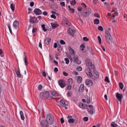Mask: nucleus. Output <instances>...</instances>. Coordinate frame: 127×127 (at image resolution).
<instances>
[{"label": "nucleus", "mask_w": 127, "mask_h": 127, "mask_svg": "<svg viewBox=\"0 0 127 127\" xmlns=\"http://www.w3.org/2000/svg\"><path fill=\"white\" fill-rule=\"evenodd\" d=\"M116 96L118 100L120 101V103H121L122 99L123 97V95L120 94L118 93H117Z\"/></svg>", "instance_id": "obj_10"}, {"label": "nucleus", "mask_w": 127, "mask_h": 127, "mask_svg": "<svg viewBox=\"0 0 127 127\" xmlns=\"http://www.w3.org/2000/svg\"><path fill=\"white\" fill-rule=\"evenodd\" d=\"M60 43L62 44H65V42L63 40H61L60 41Z\"/></svg>", "instance_id": "obj_51"}, {"label": "nucleus", "mask_w": 127, "mask_h": 127, "mask_svg": "<svg viewBox=\"0 0 127 127\" xmlns=\"http://www.w3.org/2000/svg\"><path fill=\"white\" fill-rule=\"evenodd\" d=\"M58 50L59 51H61L62 50V48L61 47L60 45L58 46Z\"/></svg>", "instance_id": "obj_48"}, {"label": "nucleus", "mask_w": 127, "mask_h": 127, "mask_svg": "<svg viewBox=\"0 0 127 127\" xmlns=\"http://www.w3.org/2000/svg\"><path fill=\"white\" fill-rule=\"evenodd\" d=\"M51 17L52 18H54V19H55L56 18V16L52 14L51 15Z\"/></svg>", "instance_id": "obj_62"}, {"label": "nucleus", "mask_w": 127, "mask_h": 127, "mask_svg": "<svg viewBox=\"0 0 127 127\" xmlns=\"http://www.w3.org/2000/svg\"><path fill=\"white\" fill-rule=\"evenodd\" d=\"M98 42L99 44H101V39L100 36H98Z\"/></svg>", "instance_id": "obj_38"}, {"label": "nucleus", "mask_w": 127, "mask_h": 127, "mask_svg": "<svg viewBox=\"0 0 127 127\" xmlns=\"http://www.w3.org/2000/svg\"><path fill=\"white\" fill-rule=\"evenodd\" d=\"M73 57H74L73 58V60L74 61L77 59L78 58V56L76 55H75Z\"/></svg>", "instance_id": "obj_52"}, {"label": "nucleus", "mask_w": 127, "mask_h": 127, "mask_svg": "<svg viewBox=\"0 0 127 127\" xmlns=\"http://www.w3.org/2000/svg\"><path fill=\"white\" fill-rule=\"evenodd\" d=\"M119 86L121 90H122L123 89L124 87V85L122 83H119Z\"/></svg>", "instance_id": "obj_30"}, {"label": "nucleus", "mask_w": 127, "mask_h": 127, "mask_svg": "<svg viewBox=\"0 0 127 127\" xmlns=\"http://www.w3.org/2000/svg\"><path fill=\"white\" fill-rule=\"evenodd\" d=\"M76 1L75 0H73L70 2V4L72 5H74L75 4Z\"/></svg>", "instance_id": "obj_36"}, {"label": "nucleus", "mask_w": 127, "mask_h": 127, "mask_svg": "<svg viewBox=\"0 0 127 127\" xmlns=\"http://www.w3.org/2000/svg\"><path fill=\"white\" fill-rule=\"evenodd\" d=\"M51 93L52 95L54 96H58V94L56 92L52 91L51 92Z\"/></svg>", "instance_id": "obj_26"}, {"label": "nucleus", "mask_w": 127, "mask_h": 127, "mask_svg": "<svg viewBox=\"0 0 127 127\" xmlns=\"http://www.w3.org/2000/svg\"><path fill=\"white\" fill-rule=\"evenodd\" d=\"M99 22V20L97 19H96L94 20V23L96 25L98 24Z\"/></svg>", "instance_id": "obj_27"}, {"label": "nucleus", "mask_w": 127, "mask_h": 127, "mask_svg": "<svg viewBox=\"0 0 127 127\" xmlns=\"http://www.w3.org/2000/svg\"><path fill=\"white\" fill-rule=\"evenodd\" d=\"M79 106L80 107L83 109H85L86 108V105L85 104H83L82 103H80L79 104Z\"/></svg>", "instance_id": "obj_24"}, {"label": "nucleus", "mask_w": 127, "mask_h": 127, "mask_svg": "<svg viewBox=\"0 0 127 127\" xmlns=\"http://www.w3.org/2000/svg\"><path fill=\"white\" fill-rule=\"evenodd\" d=\"M69 83H71L72 82V79L71 78H69L68 79Z\"/></svg>", "instance_id": "obj_54"}, {"label": "nucleus", "mask_w": 127, "mask_h": 127, "mask_svg": "<svg viewBox=\"0 0 127 127\" xmlns=\"http://www.w3.org/2000/svg\"><path fill=\"white\" fill-rule=\"evenodd\" d=\"M105 81L106 82H107L108 83H109L110 82L108 78L107 77H106L105 79Z\"/></svg>", "instance_id": "obj_40"}, {"label": "nucleus", "mask_w": 127, "mask_h": 127, "mask_svg": "<svg viewBox=\"0 0 127 127\" xmlns=\"http://www.w3.org/2000/svg\"><path fill=\"white\" fill-rule=\"evenodd\" d=\"M60 103L61 105L63 107H64L68 105L67 102H65L62 100H61L60 101Z\"/></svg>", "instance_id": "obj_13"}, {"label": "nucleus", "mask_w": 127, "mask_h": 127, "mask_svg": "<svg viewBox=\"0 0 127 127\" xmlns=\"http://www.w3.org/2000/svg\"><path fill=\"white\" fill-rule=\"evenodd\" d=\"M68 21L67 19L66 18H65L63 19V23L64 24L65 23L67 22Z\"/></svg>", "instance_id": "obj_45"}, {"label": "nucleus", "mask_w": 127, "mask_h": 127, "mask_svg": "<svg viewBox=\"0 0 127 127\" xmlns=\"http://www.w3.org/2000/svg\"><path fill=\"white\" fill-rule=\"evenodd\" d=\"M40 96L43 99H46L49 97V94L48 91H43L40 93Z\"/></svg>", "instance_id": "obj_3"}, {"label": "nucleus", "mask_w": 127, "mask_h": 127, "mask_svg": "<svg viewBox=\"0 0 127 127\" xmlns=\"http://www.w3.org/2000/svg\"><path fill=\"white\" fill-rule=\"evenodd\" d=\"M40 126L41 127H49L48 123L45 120H43L40 123Z\"/></svg>", "instance_id": "obj_6"}, {"label": "nucleus", "mask_w": 127, "mask_h": 127, "mask_svg": "<svg viewBox=\"0 0 127 127\" xmlns=\"http://www.w3.org/2000/svg\"><path fill=\"white\" fill-rule=\"evenodd\" d=\"M19 23L18 21L15 20L13 24V27L16 29H18L19 27Z\"/></svg>", "instance_id": "obj_12"}, {"label": "nucleus", "mask_w": 127, "mask_h": 127, "mask_svg": "<svg viewBox=\"0 0 127 127\" xmlns=\"http://www.w3.org/2000/svg\"><path fill=\"white\" fill-rule=\"evenodd\" d=\"M71 24V23L69 21H68L67 22L65 23L64 24L65 25H66L70 26Z\"/></svg>", "instance_id": "obj_43"}, {"label": "nucleus", "mask_w": 127, "mask_h": 127, "mask_svg": "<svg viewBox=\"0 0 127 127\" xmlns=\"http://www.w3.org/2000/svg\"><path fill=\"white\" fill-rule=\"evenodd\" d=\"M80 47L81 48L82 51H83L84 50V48L85 47V46L82 44L80 45Z\"/></svg>", "instance_id": "obj_44"}, {"label": "nucleus", "mask_w": 127, "mask_h": 127, "mask_svg": "<svg viewBox=\"0 0 127 127\" xmlns=\"http://www.w3.org/2000/svg\"><path fill=\"white\" fill-rule=\"evenodd\" d=\"M58 83L61 87L62 88H64L66 85L64 81L62 79L59 80Z\"/></svg>", "instance_id": "obj_9"}, {"label": "nucleus", "mask_w": 127, "mask_h": 127, "mask_svg": "<svg viewBox=\"0 0 127 127\" xmlns=\"http://www.w3.org/2000/svg\"><path fill=\"white\" fill-rule=\"evenodd\" d=\"M67 32L68 34L70 35H71L72 36H74V33L73 31L71 28H69L67 30Z\"/></svg>", "instance_id": "obj_18"}, {"label": "nucleus", "mask_w": 127, "mask_h": 127, "mask_svg": "<svg viewBox=\"0 0 127 127\" xmlns=\"http://www.w3.org/2000/svg\"><path fill=\"white\" fill-rule=\"evenodd\" d=\"M63 74L64 76H67L68 75V73L64 71L63 72Z\"/></svg>", "instance_id": "obj_55"}, {"label": "nucleus", "mask_w": 127, "mask_h": 127, "mask_svg": "<svg viewBox=\"0 0 127 127\" xmlns=\"http://www.w3.org/2000/svg\"><path fill=\"white\" fill-rule=\"evenodd\" d=\"M84 89V85L83 84L81 85L79 89V91L80 92H83Z\"/></svg>", "instance_id": "obj_20"}, {"label": "nucleus", "mask_w": 127, "mask_h": 127, "mask_svg": "<svg viewBox=\"0 0 127 127\" xmlns=\"http://www.w3.org/2000/svg\"><path fill=\"white\" fill-rule=\"evenodd\" d=\"M42 88V85L40 84L39 85L38 87V90H41Z\"/></svg>", "instance_id": "obj_39"}, {"label": "nucleus", "mask_w": 127, "mask_h": 127, "mask_svg": "<svg viewBox=\"0 0 127 127\" xmlns=\"http://www.w3.org/2000/svg\"><path fill=\"white\" fill-rule=\"evenodd\" d=\"M64 60L65 61V63L66 64H68L69 62V60L68 58H65L64 59Z\"/></svg>", "instance_id": "obj_35"}, {"label": "nucleus", "mask_w": 127, "mask_h": 127, "mask_svg": "<svg viewBox=\"0 0 127 127\" xmlns=\"http://www.w3.org/2000/svg\"><path fill=\"white\" fill-rule=\"evenodd\" d=\"M91 12V10L90 8H88L86 9V11L84 12H83L82 14V16L85 18L89 16Z\"/></svg>", "instance_id": "obj_5"}, {"label": "nucleus", "mask_w": 127, "mask_h": 127, "mask_svg": "<svg viewBox=\"0 0 127 127\" xmlns=\"http://www.w3.org/2000/svg\"><path fill=\"white\" fill-rule=\"evenodd\" d=\"M85 63L88 68L90 69H94L95 68L94 65L92 64L91 61L90 59H86L85 61Z\"/></svg>", "instance_id": "obj_1"}, {"label": "nucleus", "mask_w": 127, "mask_h": 127, "mask_svg": "<svg viewBox=\"0 0 127 127\" xmlns=\"http://www.w3.org/2000/svg\"><path fill=\"white\" fill-rule=\"evenodd\" d=\"M60 4L62 6H64L65 4L64 2H61L60 3Z\"/></svg>", "instance_id": "obj_58"}, {"label": "nucleus", "mask_w": 127, "mask_h": 127, "mask_svg": "<svg viewBox=\"0 0 127 127\" xmlns=\"http://www.w3.org/2000/svg\"><path fill=\"white\" fill-rule=\"evenodd\" d=\"M46 74L44 71H43L42 72V75L43 76L46 77Z\"/></svg>", "instance_id": "obj_59"}, {"label": "nucleus", "mask_w": 127, "mask_h": 127, "mask_svg": "<svg viewBox=\"0 0 127 127\" xmlns=\"http://www.w3.org/2000/svg\"><path fill=\"white\" fill-rule=\"evenodd\" d=\"M51 25L53 29H55V28L59 26V25L58 24H56L55 23H51Z\"/></svg>", "instance_id": "obj_21"}, {"label": "nucleus", "mask_w": 127, "mask_h": 127, "mask_svg": "<svg viewBox=\"0 0 127 127\" xmlns=\"http://www.w3.org/2000/svg\"><path fill=\"white\" fill-rule=\"evenodd\" d=\"M25 57L24 58V62L25 63V64L26 65H27V64H28V62L27 60V59L26 58V56L25 55H24Z\"/></svg>", "instance_id": "obj_34"}, {"label": "nucleus", "mask_w": 127, "mask_h": 127, "mask_svg": "<svg viewBox=\"0 0 127 127\" xmlns=\"http://www.w3.org/2000/svg\"><path fill=\"white\" fill-rule=\"evenodd\" d=\"M87 111L90 114H93L95 112L94 108H89L87 109Z\"/></svg>", "instance_id": "obj_17"}, {"label": "nucleus", "mask_w": 127, "mask_h": 127, "mask_svg": "<svg viewBox=\"0 0 127 127\" xmlns=\"http://www.w3.org/2000/svg\"><path fill=\"white\" fill-rule=\"evenodd\" d=\"M33 12L36 15H40L42 13V11L39 9L37 8H36L34 10Z\"/></svg>", "instance_id": "obj_11"}, {"label": "nucleus", "mask_w": 127, "mask_h": 127, "mask_svg": "<svg viewBox=\"0 0 127 127\" xmlns=\"http://www.w3.org/2000/svg\"><path fill=\"white\" fill-rule=\"evenodd\" d=\"M7 26L8 28L9 29V30L10 33H12V32L11 29L10 24L9 23H7Z\"/></svg>", "instance_id": "obj_29"}, {"label": "nucleus", "mask_w": 127, "mask_h": 127, "mask_svg": "<svg viewBox=\"0 0 127 127\" xmlns=\"http://www.w3.org/2000/svg\"><path fill=\"white\" fill-rule=\"evenodd\" d=\"M10 8L13 11H14L15 9V5L12 3H11L10 5Z\"/></svg>", "instance_id": "obj_28"}, {"label": "nucleus", "mask_w": 127, "mask_h": 127, "mask_svg": "<svg viewBox=\"0 0 127 127\" xmlns=\"http://www.w3.org/2000/svg\"><path fill=\"white\" fill-rule=\"evenodd\" d=\"M83 120L84 121L86 122L88 121V118L87 117H85L83 118Z\"/></svg>", "instance_id": "obj_50"}, {"label": "nucleus", "mask_w": 127, "mask_h": 127, "mask_svg": "<svg viewBox=\"0 0 127 127\" xmlns=\"http://www.w3.org/2000/svg\"><path fill=\"white\" fill-rule=\"evenodd\" d=\"M81 5L85 8L86 7V5L84 3H81Z\"/></svg>", "instance_id": "obj_63"}, {"label": "nucleus", "mask_w": 127, "mask_h": 127, "mask_svg": "<svg viewBox=\"0 0 127 127\" xmlns=\"http://www.w3.org/2000/svg\"><path fill=\"white\" fill-rule=\"evenodd\" d=\"M29 22L32 24L36 23L37 22V19L36 18L34 17L30 16Z\"/></svg>", "instance_id": "obj_7"}, {"label": "nucleus", "mask_w": 127, "mask_h": 127, "mask_svg": "<svg viewBox=\"0 0 127 127\" xmlns=\"http://www.w3.org/2000/svg\"><path fill=\"white\" fill-rule=\"evenodd\" d=\"M91 69L87 68L85 70V72L87 75L90 77H92L93 76V74L91 72Z\"/></svg>", "instance_id": "obj_8"}, {"label": "nucleus", "mask_w": 127, "mask_h": 127, "mask_svg": "<svg viewBox=\"0 0 127 127\" xmlns=\"http://www.w3.org/2000/svg\"><path fill=\"white\" fill-rule=\"evenodd\" d=\"M85 83L86 85L89 86H92L93 85V83L92 81L88 79L86 80Z\"/></svg>", "instance_id": "obj_16"}, {"label": "nucleus", "mask_w": 127, "mask_h": 127, "mask_svg": "<svg viewBox=\"0 0 127 127\" xmlns=\"http://www.w3.org/2000/svg\"><path fill=\"white\" fill-rule=\"evenodd\" d=\"M73 74H75V75H77L78 74V73L76 71H73Z\"/></svg>", "instance_id": "obj_64"}, {"label": "nucleus", "mask_w": 127, "mask_h": 127, "mask_svg": "<svg viewBox=\"0 0 127 127\" xmlns=\"http://www.w3.org/2000/svg\"><path fill=\"white\" fill-rule=\"evenodd\" d=\"M51 41V39L50 38H47L45 40V44L48 45L49 44V42Z\"/></svg>", "instance_id": "obj_22"}, {"label": "nucleus", "mask_w": 127, "mask_h": 127, "mask_svg": "<svg viewBox=\"0 0 127 127\" xmlns=\"http://www.w3.org/2000/svg\"><path fill=\"white\" fill-rule=\"evenodd\" d=\"M111 125L112 127H118V125L115 124L114 122H113L111 123Z\"/></svg>", "instance_id": "obj_32"}, {"label": "nucleus", "mask_w": 127, "mask_h": 127, "mask_svg": "<svg viewBox=\"0 0 127 127\" xmlns=\"http://www.w3.org/2000/svg\"><path fill=\"white\" fill-rule=\"evenodd\" d=\"M98 29L101 31H102L103 30V27L101 26H99L98 27Z\"/></svg>", "instance_id": "obj_41"}, {"label": "nucleus", "mask_w": 127, "mask_h": 127, "mask_svg": "<svg viewBox=\"0 0 127 127\" xmlns=\"http://www.w3.org/2000/svg\"><path fill=\"white\" fill-rule=\"evenodd\" d=\"M71 85L69 84L68 85V87H67L66 89L67 90H69L71 89Z\"/></svg>", "instance_id": "obj_47"}, {"label": "nucleus", "mask_w": 127, "mask_h": 127, "mask_svg": "<svg viewBox=\"0 0 127 127\" xmlns=\"http://www.w3.org/2000/svg\"><path fill=\"white\" fill-rule=\"evenodd\" d=\"M68 49L69 53L72 55L73 56L75 54V52L72 49L71 47H68Z\"/></svg>", "instance_id": "obj_19"}, {"label": "nucleus", "mask_w": 127, "mask_h": 127, "mask_svg": "<svg viewBox=\"0 0 127 127\" xmlns=\"http://www.w3.org/2000/svg\"><path fill=\"white\" fill-rule=\"evenodd\" d=\"M58 71V69L57 67H55L54 69V72L55 73H56Z\"/></svg>", "instance_id": "obj_61"}, {"label": "nucleus", "mask_w": 127, "mask_h": 127, "mask_svg": "<svg viewBox=\"0 0 127 127\" xmlns=\"http://www.w3.org/2000/svg\"><path fill=\"white\" fill-rule=\"evenodd\" d=\"M95 16L98 17V18H100V16L99 15L98 13H95L94 14Z\"/></svg>", "instance_id": "obj_56"}, {"label": "nucleus", "mask_w": 127, "mask_h": 127, "mask_svg": "<svg viewBox=\"0 0 127 127\" xmlns=\"http://www.w3.org/2000/svg\"><path fill=\"white\" fill-rule=\"evenodd\" d=\"M92 69L93 70V71L94 73V76L95 78H98L99 77V74L98 72L96 71L95 69V68L94 69Z\"/></svg>", "instance_id": "obj_14"}, {"label": "nucleus", "mask_w": 127, "mask_h": 127, "mask_svg": "<svg viewBox=\"0 0 127 127\" xmlns=\"http://www.w3.org/2000/svg\"><path fill=\"white\" fill-rule=\"evenodd\" d=\"M105 36L106 41L110 43V42L111 41L112 38L109 31H106L105 32Z\"/></svg>", "instance_id": "obj_4"}, {"label": "nucleus", "mask_w": 127, "mask_h": 127, "mask_svg": "<svg viewBox=\"0 0 127 127\" xmlns=\"http://www.w3.org/2000/svg\"><path fill=\"white\" fill-rule=\"evenodd\" d=\"M46 120L48 124L50 125L53 124L54 122V119L53 116L50 114L47 115L46 117Z\"/></svg>", "instance_id": "obj_2"}, {"label": "nucleus", "mask_w": 127, "mask_h": 127, "mask_svg": "<svg viewBox=\"0 0 127 127\" xmlns=\"http://www.w3.org/2000/svg\"><path fill=\"white\" fill-rule=\"evenodd\" d=\"M71 92L69 91L67 93V95L68 97H69L71 96Z\"/></svg>", "instance_id": "obj_60"}, {"label": "nucleus", "mask_w": 127, "mask_h": 127, "mask_svg": "<svg viewBox=\"0 0 127 127\" xmlns=\"http://www.w3.org/2000/svg\"><path fill=\"white\" fill-rule=\"evenodd\" d=\"M104 5L106 6L108 8H109V5L108 4V3H107L106 2H104Z\"/></svg>", "instance_id": "obj_49"}, {"label": "nucleus", "mask_w": 127, "mask_h": 127, "mask_svg": "<svg viewBox=\"0 0 127 127\" xmlns=\"http://www.w3.org/2000/svg\"><path fill=\"white\" fill-rule=\"evenodd\" d=\"M41 27L42 30L44 32H46L47 31V29L45 28V25L44 24L42 25Z\"/></svg>", "instance_id": "obj_31"}, {"label": "nucleus", "mask_w": 127, "mask_h": 127, "mask_svg": "<svg viewBox=\"0 0 127 127\" xmlns=\"http://www.w3.org/2000/svg\"><path fill=\"white\" fill-rule=\"evenodd\" d=\"M76 69L79 71H81L82 70V67L81 66H79L77 67Z\"/></svg>", "instance_id": "obj_42"}, {"label": "nucleus", "mask_w": 127, "mask_h": 127, "mask_svg": "<svg viewBox=\"0 0 127 127\" xmlns=\"http://www.w3.org/2000/svg\"><path fill=\"white\" fill-rule=\"evenodd\" d=\"M69 10L72 13H74L75 11L74 9L72 8H71Z\"/></svg>", "instance_id": "obj_57"}, {"label": "nucleus", "mask_w": 127, "mask_h": 127, "mask_svg": "<svg viewBox=\"0 0 127 127\" xmlns=\"http://www.w3.org/2000/svg\"><path fill=\"white\" fill-rule=\"evenodd\" d=\"M74 62L76 64H80V61H79V60L78 59L75 60L74 61Z\"/></svg>", "instance_id": "obj_37"}, {"label": "nucleus", "mask_w": 127, "mask_h": 127, "mask_svg": "<svg viewBox=\"0 0 127 127\" xmlns=\"http://www.w3.org/2000/svg\"><path fill=\"white\" fill-rule=\"evenodd\" d=\"M82 78L80 76L78 77V78L77 80V82L78 83H81L82 81Z\"/></svg>", "instance_id": "obj_25"}, {"label": "nucleus", "mask_w": 127, "mask_h": 127, "mask_svg": "<svg viewBox=\"0 0 127 127\" xmlns=\"http://www.w3.org/2000/svg\"><path fill=\"white\" fill-rule=\"evenodd\" d=\"M15 72L17 75V77L19 78H21V75L20 73V70L19 69V67H18L17 70H16L15 68Z\"/></svg>", "instance_id": "obj_15"}, {"label": "nucleus", "mask_w": 127, "mask_h": 127, "mask_svg": "<svg viewBox=\"0 0 127 127\" xmlns=\"http://www.w3.org/2000/svg\"><path fill=\"white\" fill-rule=\"evenodd\" d=\"M20 114L21 119L22 120H24L25 119V117L24 116L23 112L22 111H20Z\"/></svg>", "instance_id": "obj_23"}, {"label": "nucleus", "mask_w": 127, "mask_h": 127, "mask_svg": "<svg viewBox=\"0 0 127 127\" xmlns=\"http://www.w3.org/2000/svg\"><path fill=\"white\" fill-rule=\"evenodd\" d=\"M74 120L73 119H70L68 120V122L70 123H73L74 122Z\"/></svg>", "instance_id": "obj_33"}, {"label": "nucleus", "mask_w": 127, "mask_h": 127, "mask_svg": "<svg viewBox=\"0 0 127 127\" xmlns=\"http://www.w3.org/2000/svg\"><path fill=\"white\" fill-rule=\"evenodd\" d=\"M83 40L84 41H87L89 39L86 37H83Z\"/></svg>", "instance_id": "obj_46"}, {"label": "nucleus", "mask_w": 127, "mask_h": 127, "mask_svg": "<svg viewBox=\"0 0 127 127\" xmlns=\"http://www.w3.org/2000/svg\"><path fill=\"white\" fill-rule=\"evenodd\" d=\"M94 4L95 5L96 4L98 1V0H93Z\"/></svg>", "instance_id": "obj_53"}]
</instances>
